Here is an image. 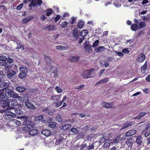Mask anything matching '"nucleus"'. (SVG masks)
Returning <instances> with one entry per match:
<instances>
[{
  "mask_svg": "<svg viewBox=\"0 0 150 150\" xmlns=\"http://www.w3.org/2000/svg\"><path fill=\"white\" fill-rule=\"evenodd\" d=\"M99 41L98 40H96L95 42L93 43V45H92V47H97L99 43Z\"/></svg>",
  "mask_w": 150,
  "mask_h": 150,
  "instance_id": "obj_49",
  "label": "nucleus"
},
{
  "mask_svg": "<svg viewBox=\"0 0 150 150\" xmlns=\"http://www.w3.org/2000/svg\"><path fill=\"white\" fill-rule=\"evenodd\" d=\"M62 101L59 102V101L57 102H54V103L55 104V107L57 108L58 107L61 105H62Z\"/></svg>",
  "mask_w": 150,
  "mask_h": 150,
  "instance_id": "obj_54",
  "label": "nucleus"
},
{
  "mask_svg": "<svg viewBox=\"0 0 150 150\" xmlns=\"http://www.w3.org/2000/svg\"><path fill=\"white\" fill-rule=\"evenodd\" d=\"M19 69L22 72L25 73H26L28 71V68L24 67H21L19 68Z\"/></svg>",
  "mask_w": 150,
  "mask_h": 150,
  "instance_id": "obj_36",
  "label": "nucleus"
},
{
  "mask_svg": "<svg viewBox=\"0 0 150 150\" xmlns=\"http://www.w3.org/2000/svg\"><path fill=\"white\" fill-rule=\"evenodd\" d=\"M142 138L140 136L138 137L136 139V142L139 145H141L142 144Z\"/></svg>",
  "mask_w": 150,
  "mask_h": 150,
  "instance_id": "obj_34",
  "label": "nucleus"
},
{
  "mask_svg": "<svg viewBox=\"0 0 150 150\" xmlns=\"http://www.w3.org/2000/svg\"><path fill=\"white\" fill-rule=\"evenodd\" d=\"M44 59L48 65L50 64L51 63V60L46 55H45Z\"/></svg>",
  "mask_w": 150,
  "mask_h": 150,
  "instance_id": "obj_40",
  "label": "nucleus"
},
{
  "mask_svg": "<svg viewBox=\"0 0 150 150\" xmlns=\"http://www.w3.org/2000/svg\"><path fill=\"white\" fill-rule=\"evenodd\" d=\"M10 109L11 108L8 107L6 110H5L4 114L6 115L11 116L12 117H16V115L15 114L8 110Z\"/></svg>",
  "mask_w": 150,
  "mask_h": 150,
  "instance_id": "obj_9",
  "label": "nucleus"
},
{
  "mask_svg": "<svg viewBox=\"0 0 150 150\" xmlns=\"http://www.w3.org/2000/svg\"><path fill=\"white\" fill-rule=\"evenodd\" d=\"M34 17L33 16H32L24 18L22 21V23L26 24L29 22L34 18Z\"/></svg>",
  "mask_w": 150,
  "mask_h": 150,
  "instance_id": "obj_11",
  "label": "nucleus"
},
{
  "mask_svg": "<svg viewBox=\"0 0 150 150\" xmlns=\"http://www.w3.org/2000/svg\"><path fill=\"white\" fill-rule=\"evenodd\" d=\"M131 125V122H127L124 125L122 128V129H124L126 128Z\"/></svg>",
  "mask_w": 150,
  "mask_h": 150,
  "instance_id": "obj_39",
  "label": "nucleus"
},
{
  "mask_svg": "<svg viewBox=\"0 0 150 150\" xmlns=\"http://www.w3.org/2000/svg\"><path fill=\"white\" fill-rule=\"evenodd\" d=\"M103 106L106 108H112L114 106V103L113 102L107 103L103 102L102 103Z\"/></svg>",
  "mask_w": 150,
  "mask_h": 150,
  "instance_id": "obj_10",
  "label": "nucleus"
},
{
  "mask_svg": "<svg viewBox=\"0 0 150 150\" xmlns=\"http://www.w3.org/2000/svg\"><path fill=\"white\" fill-rule=\"evenodd\" d=\"M68 23V22L66 21H64L62 23V24L61 25V26L62 28H64L67 25Z\"/></svg>",
  "mask_w": 150,
  "mask_h": 150,
  "instance_id": "obj_56",
  "label": "nucleus"
},
{
  "mask_svg": "<svg viewBox=\"0 0 150 150\" xmlns=\"http://www.w3.org/2000/svg\"><path fill=\"white\" fill-rule=\"evenodd\" d=\"M147 67V64L146 62V61L145 63L144 64L142 67L141 68V71L142 73H145V71Z\"/></svg>",
  "mask_w": 150,
  "mask_h": 150,
  "instance_id": "obj_41",
  "label": "nucleus"
},
{
  "mask_svg": "<svg viewBox=\"0 0 150 150\" xmlns=\"http://www.w3.org/2000/svg\"><path fill=\"white\" fill-rule=\"evenodd\" d=\"M42 111L49 115H52V112L47 107L43 108Z\"/></svg>",
  "mask_w": 150,
  "mask_h": 150,
  "instance_id": "obj_19",
  "label": "nucleus"
},
{
  "mask_svg": "<svg viewBox=\"0 0 150 150\" xmlns=\"http://www.w3.org/2000/svg\"><path fill=\"white\" fill-rule=\"evenodd\" d=\"M79 31H78V29L77 28H75L74 30L73 33V36L76 38H77L79 36Z\"/></svg>",
  "mask_w": 150,
  "mask_h": 150,
  "instance_id": "obj_24",
  "label": "nucleus"
},
{
  "mask_svg": "<svg viewBox=\"0 0 150 150\" xmlns=\"http://www.w3.org/2000/svg\"><path fill=\"white\" fill-rule=\"evenodd\" d=\"M60 96L59 97L58 96H51V99L53 100H56L57 101H59V98Z\"/></svg>",
  "mask_w": 150,
  "mask_h": 150,
  "instance_id": "obj_47",
  "label": "nucleus"
},
{
  "mask_svg": "<svg viewBox=\"0 0 150 150\" xmlns=\"http://www.w3.org/2000/svg\"><path fill=\"white\" fill-rule=\"evenodd\" d=\"M16 49H21L22 50H23L24 49V46L21 44L18 43L17 44V47L16 48Z\"/></svg>",
  "mask_w": 150,
  "mask_h": 150,
  "instance_id": "obj_42",
  "label": "nucleus"
},
{
  "mask_svg": "<svg viewBox=\"0 0 150 150\" xmlns=\"http://www.w3.org/2000/svg\"><path fill=\"white\" fill-rule=\"evenodd\" d=\"M80 57L79 56H73L70 57L69 60L71 62H75L78 61Z\"/></svg>",
  "mask_w": 150,
  "mask_h": 150,
  "instance_id": "obj_15",
  "label": "nucleus"
},
{
  "mask_svg": "<svg viewBox=\"0 0 150 150\" xmlns=\"http://www.w3.org/2000/svg\"><path fill=\"white\" fill-rule=\"evenodd\" d=\"M107 139L106 138V137H104L103 138H101L99 140V142L100 144L103 143H104L105 142V140Z\"/></svg>",
  "mask_w": 150,
  "mask_h": 150,
  "instance_id": "obj_55",
  "label": "nucleus"
},
{
  "mask_svg": "<svg viewBox=\"0 0 150 150\" xmlns=\"http://www.w3.org/2000/svg\"><path fill=\"white\" fill-rule=\"evenodd\" d=\"M145 55L143 53H142L138 56V59L139 62H142L145 60Z\"/></svg>",
  "mask_w": 150,
  "mask_h": 150,
  "instance_id": "obj_18",
  "label": "nucleus"
},
{
  "mask_svg": "<svg viewBox=\"0 0 150 150\" xmlns=\"http://www.w3.org/2000/svg\"><path fill=\"white\" fill-rule=\"evenodd\" d=\"M5 95L8 98H10L11 97L17 99H20L21 98V96H19L17 93L15 92L13 90L9 88L5 89Z\"/></svg>",
  "mask_w": 150,
  "mask_h": 150,
  "instance_id": "obj_1",
  "label": "nucleus"
},
{
  "mask_svg": "<svg viewBox=\"0 0 150 150\" xmlns=\"http://www.w3.org/2000/svg\"><path fill=\"white\" fill-rule=\"evenodd\" d=\"M84 86L82 84L79 86H77L76 87L75 89H79V90H81L82 88H83L84 87Z\"/></svg>",
  "mask_w": 150,
  "mask_h": 150,
  "instance_id": "obj_59",
  "label": "nucleus"
},
{
  "mask_svg": "<svg viewBox=\"0 0 150 150\" xmlns=\"http://www.w3.org/2000/svg\"><path fill=\"white\" fill-rule=\"evenodd\" d=\"M55 90H56L58 93H61L62 90V89L59 86H57L55 88Z\"/></svg>",
  "mask_w": 150,
  "mask_h": 150,
  "instance_id": "obj_58",
  "label": "nucleus"
},
{
  "mask_svg": "<svg viewBox=\"0 0 150 150\" xmlns=\"http://www.w3.org/2000/svg\"><path fill=\"white\" fill-rule=\"evenodd\" d=\"M112 140L110 139H107L104 143L103 147L104 148H107L109 147L111 144H112Z\"/></svg>",
  "mask_w": 150,
  "mask_h": 150,
  "instance_id": "obj_13",
  "label": "nucleus"
},
{
  "mask_svg": "<svg viewBox=\"0 0 150 150\" xmlns=\"http://www.w3.org/2000/svg\"><path fill=\"white\" fill-rule=\"evenodd\" d=\"M0 105L3 108H5L9 105V100H8L4 95H0Z\"/></svg>",
  "mask_w": 150,
  "mask_h": 150,
  "instance_id": "obj_2",
  "label": "nucleus"
},
{
  "mask_svg": "<svg viewBox=\"0 0 150 150\" xmlns=\"http://www.w3.org/2000/svg\"><path fill=\"white\" fill-rule=\"evenodd\" d=\"M109 81V78H105L100 80L97 84H101L102 83H106L108 81Z\"/></svg>",
  "mask_w": 150,
  "mask_h": 150,
  "instance_id": "obj_32",
  "label": "nucleus"
},
{
  "mask_svg": "<svg viewBox=\"0 0 150 150\" xmlns=\"http://www.w3.org/2000/svg\"><path fill=\"white\" fill-rule=\"evenodd\" d=\"M146 113L144 112H141L140 113L139 116L137 117L138 119H140L146 114Z\"/></svg>",
  "mask_w": 150,
  "mask_h": 150,
  "instance_id": "obj_50",
  "label": "nucleus"
},
{
  "mask_svg": "<svg viewBox=\"0 0 150 150\" xmlns=\"http://www.w3.org/2000/svg\"><path fill=\"white\" fill-rule=\"evenodd\" d=\"M88 33V30H83L81 33V36L82 37H84Z\"/></svg>",
  "mask_w": 150,
  "mask_h": 150,
  "instance_id": "obj_35",
  "label": "nucleus"
},
{
  "mask_svg": "<svg viewBox=\"0 0 150 150\" xmlns=\"http://www.w3.org/2000/svg\"><path fill=\"white\" fill-rule=\"evenodd\" d=\"M138 25L139 29H140L142 28H144V27H145L146 25V24L145 22L144 21H142L140 22L138 24Z\"/></svg>",
  "mask_w": 150,
  "mask_h": 150,
  "instance_id": "obj_33",
  "label": "nucleus"
},
{
  "mask_svg": "<svg viewBox=\"0 0 150 150\" xmlns=\"http://www.w3.org/2000/svg\"><path fill=\"white\" fill-rule=\"evenodd\" d=\"M26 74V73L22 72L19 74L18 76L20 78L23 79L25 77Z\"/></svg>",
  "mask_w": 150,
  "mask_h": 150,
  "instance_id": "obj_46",
  "label": "nucleus"
},
{
  "mask_svg": "<svg viewBox=\"0 0 150 150\" xmlns=\"http://www.w3.org/2000/svg\"><path fill=\"white\" fill-rule=\"evenodd\" d=\"M84 25V23L83 21H80L78 24V27L79 28H82Z\"/></svg>",
  "mask_w": 150,
  "mask_h": 150,
  "instance_id": "obj_51",
  "label": "nucleus"
},
{
  "mask_svg": "<svg viewBox=\"0 0 150 150\" xmlns=\"http://www.w3.org/2000/svg\"><path fill=\"white\" fill-rule=\"evenodd\" d=\"M137 132V131L135 129H133L127 132L125 134L126 137H129L134 134Z\"/></svg>",
  "mask_w": 150,
  "mask_h": 150,
  "instance_id": "obj_16",
  "label": "nucleus"
},
{
  "mask_svg": "<svg viewBox=\"0 0 150 150\" xmlns=\"http://www.w3.org/2000/svg\"><path fill=\"white\" fill-rule=\"evenodd\" d=\"M41 134L46 137H48L50 135L51 132V131L47 129H46L42 130L41 131Z\"/></svg>",
  "mask_w": 150,
  "mask_h": 150,
  "instance_id": "obj_14",
  "label": "nucleus"
},
{
  "mask_svg": "<svg viewBox=\"0 0 150 150\" xmlns=\"http://www.w3.org/2000/svg\"><path fill=\"white\" fill-rule=\"evenodd\" d=\"M7 62L9 64H12L14 62V60L10 57H8L7 59Z\"/></svg>",
  "mask_w": 150,
  "mask_h": 150,
  "instance_id": "obj_53",
  "label": "nucleus"
},
{
  "mask_svg": "<svg viewBox=\"0 0 150 150\" xmlns=\"http://www.w3.org/2000/svg\"><path fill=\"white\" fill-rule=\"evenodd\" d=\"M25 106L28 108L33 110L35 108V107L33 104L28 102L25 103Z\"/></svg>",
  "mask_w": 150,
  "mask_h": 150,
  "instance_id": "obj_17",
  "label": "nucleus"
},
{
  "mask_svg": "<svg viewBox=\"0 0 150 150\" xmlns=\"http://www.w3.org/2000/svg\"><path fill=\"white\" fill-rule=\"evenodd\" d=\"M14 111L15 113L14 114H15L16 115H22L23 113V111L19 109H15L14 110Z\"/></svg>",
  "mask_w": 150,
  "mask_h": 150,
  "instance_id": "obj_29",
  "label": "nucleus"
},
{
  "mask_svg": "<svg viewBox=\"0 0 150 150\" xmlns=\"http://www.w3.org/2000/svg\"><path fill=\"white\" fill-rule=\"evenodd\" d=\"M146 142L147 145H150V136L147 138Z\"/></svg>",
  "mask_w": 150,
  "mask_h": 150,
  "instance_id": "obj_64",
  "label": "nucleus"
},
{
  "mask_svg": "<svg viewBox=\"0 0 150 150\" xmlns=\"http://www.w3.org/2000/svg\"><path fill=\"white\" fill-rule=\"evenodd\" d=\"M131 28L133 31H135L139 28L137 24H134L131 25Z\"/></svg>",
  "mask_w": 150,
  "mask_h": 150,
  "instance_id": "obj_31",
  "label": "nucleus"
},
{
  "mask_svg": "<svg viewBox=\"0 0 150 150\" xmlns=\"http://www.w3.org/2000/svg\"><path fill=\"white\" fill-rule=\"evenodd\" d=\"M42 3V0H35L34 1H32L29 5V7H34L38 5H40Z\"/></svg>",
  "mask_w": 150,
  "mask_h": 150,
  "instance_id": "obj_8",
  "label": "nucleus"
},
{
  "mask_svg": "<svg viewBox=\"0 0 150 150\" xmlns=\"http://www.w3.org/2000/svg\"><path fill=\"white\" fill-rule=\"evenodd\" d=\"M23 118V124L26 126H29V127H31L32 126L33 123L32 122L30 121L28 119V116H22Z\"/></svg>",
  "mask_w": 150,
  "mask_h": 150,
  "instance_id": "obj_6",
  "label": "nucleus"
},
{
  "mask_svg": "<svg viewBox=\"0 0 150 150\" xmlns=\"http://www.w3.org/2000/svg\"><path fill=\"white\" fill-rule=\"evenodd\" d=\"M87 146L85 142H84L82 145L81 146V149H84Z\"/></svg>",
  "mask_w": 150,
  "mask_h": 150,
  "instance_id": "obj_63",
  "label": "nucleus"
},
{
  "mask_svg": "<svg viewBox=\"0 0 150 150\" xmlns=\"http://www.w3.org/2000/svg\"><path fill=\"white\" fill-rule=\"evenodd\" d=\"M56 120L59 122H61L62 121V119L61 116L59 115H58L56 117Z\"/></svg>",
  "mask_w": 150,
  "mask_h": 150,
  "instance_id": "obj_43",
  "label": "nucleus"
},
{
  "mask_svg": "<svg viewBox=\"0 0 150 150\" xmlns=\"http://www.w3.org/2000/svg\"><path fill=\"white\" fill-rule=\"evenodd\" d=\"M1 84H2V88H3V87H5L7 88L10 85L9 81L8 80L4 81L3 82V81L2 82H1Z\"/></svg>",
  "mask_w": 150,
  "mask_h": 150,
  "instance_id": "obj_27",
  "label": "nucleus"
},
{
  "mask_svg": "<svg viewBox=\"0 0 150 150\" xmlns=\"http://www.w3.org/2000/svg\"><path fill=\"white\" fill-rule=\"evenodd\" d=\"M46 15L49 16H50L52 13V10L51 8H48L46 10Z\"/></svg>",
  "mask_w": 150,
  "mask_h": 150,
  "instance_id": "obj_37",
  "label": "nucleus"
},
{
  "mask_svg": "<svg viewBox=\"0 0 150 150\" xmlns=\"http://www.w3.org/2000/svg\"><path fill=\"white\" fill-rule=\"evenodd\" d=\"M56 48L57 50H67L69 48V47L67 46H64L62 45H57L56 46Z\"/></svg>",
  "mask_w": 150,
  "mask_h": 150,
  "instance_id": "obj_21",
  "label": "nucleus"
},
{
  "mask_svg": "<svg viewBox=\"0 0 150 150\" xmlns=\"http://www.w3.org/2000/svg\"><path fill=\"white\" fill-rule=\"evenodd\" d=\"M71 125L69 124H66L65 125H64L63 126H61L60 128V129L63 130H66L68 129L71 128Z\"/></svg>",
  "mask_w": 150,
  "mask_h": 150,
  "instance_id": "obj_23",
  "label": "nucleus"
},
{
  "mask_svg": "<svg viewBox=\"0 0 150 150\" xmlns=\"http://www.w3.org/2000/svg\"><path fill=\"white\" fill-rule=\"evenodd\" d=\"M56 123L54 122H51L49 123V126L51 128H54L56 127Z\"/></svg>",
  "mask_w": 150,
  "mask_h": 150,
  "instance_id": "obj_44",
  "label": "nucleus"
},
{
  "mask_svg": "<svg viewBox=\"0 0 150 150\" xmlns=\"http://www.w3.org/2000/svg\"><path fill=\"white\" fill-rule=\"evenodd\" d=\"M115 52L117 54V55L119 56L122 57L123 55V53L121 52H118L117 51H115Z\"/></svg>",
  "mask_w": 150,
  "mask_h": 150,
  "instance_id": "obj_61",
  "label": "nucleus"
},
{
  "mask_svg": "<svg viewBox=\"0 0 150 150\" xmlns=\"http://www.w3.org/2000/svg\"><path fill=\"white\" fill-rule=\"evenodd\" d=\"M7 58L6 56L4 55L0 56V61L4 62L7 60Z\"/></svg>",
  "mask_w": 150,
  "mask_h": 150,
  "instance_id": "obj_45",
  "label": "nucleus"
},
{
  "mask_svg": "<svg viewBox=\"0 0 150 150\" xmlns=\"http://www.w3.org/2000/svg\"><path fill=\"white\" fill-rule=\"evenodd\" d=\"M16 74V72L14 70L10 69L8 71H7L6 76L8 79H11Z\"/></svg>",
  "mask_w": 150,
  "mask_h": 150,
  "instance_id": "obj_7",
  "label": "nucleus"
},
{
  "mask_svg": "<svg viewBox=\"0 0 150 150\" xmlns=\"http://www.w3.org/2000/svg\"><path fill=\"white\" fill-rule=\"evenodd\" d=\"M18 103L16 101L13 100L11 102V105L13 107V109H15L16 108L14 107L18 106Z\"/></svg>",
  "mask_w": 150,
  "mask_h": 150,
  "instance_id": "obj_38",
  "label": "nucleus"
},
{
  "mask_svg": "<svg viewBox=\"0 0 150 150\" xmlns=\"http://www.w3.org/2000/svg\"><path fill=\"white\" fill-rule=\"evenodd\" d=\"M19 100H22L23 102L27 103L29 101V99L28 97L27 96H23V97H21L20 99H18Z\"/></svg>",
  "mask_w": 150,
  "mask_h": 150,
  "instance_id": "obj_28",
  "label": "nucleus"
},
{
  "mask_svg": "<svg viewBox=\"0 0 150 150\" xmlns=\"http://www.w3.org/2000/svg\"><path fill=\"white\" fill-rule=\"evenodd\" d=\"M57 27L54 25H50L47 26L45 28V29H47L48 30L53 31L57 29Z\"/></svg>",
  "mask_w": 150,
  "mask_h": 150,
  "instance_id": "obj_12",
  "label": "nucleus"
},
{
  "mask_svg": "<svg viewBox=\"0 0 150 150\" xmlns=\"http://www.w3.org/2000/svg\"><path fill=\"white\" fill-rule=\"evenodd\" d=\"M71 131L75 134H77L78 132V130L76 128H73L71 129Z\"/></svg>",
  "mask_w": 150,
  "mask_h": 150,
  "instance_id": "obj_57",
  "label": "nucleus"
},
{
  "mask_svg": "<svg viewBox=\"0 0 150 150\" xmlns=\"http://www.w3.org/2000/svg\"><path fill=\"white\" fill-rule=\"evenodd\" d=\"M105 49L104 46H99L96 47L94 50L96 52H102L104 51Z\"/></svg>",
  "mask_w": 150,
  "mask_h": 150,
  "instance_id": "obj_20",
  "label": "nucleus"
},
{
  "mask_svg": "<svg viewBox=\"0 0 150 150\" xmlns=\"http://www.w3.org/2000/svg\"><path fill=\"white\" fill-rule=\"evenodd\" d=\"M38 131L36 129H32L29 131V134L31 136H33L36 135L38 133Z\"/></svg>",
  "mask_w": 150,
  "mask_h": 150,
  "instance_id": "obj_25",
  "label": "nucleus"
},
{
  "mask_svg": "<svg viewBox=\"0 0 150 150\" xmlns=\"http://www.w3.org/2000/svg\"><path fill=\"white\" fill-rule=\"evenodd\" d=\"M0 77L1 79H4L5 77V76L3 74V72L2 71H0Z\"/></svg>",
  "mask_w": 150,
  "mask_h": 150,
  "instance_id": "obj_62",
  "label": "nucleus"
},
{
  "mask_svg": "<svg viewBox=\"0 0 150 150\" xmlns=\"http://www.w3.org/2000/svg\"><path fill=\"white\" fill-rule=\"evenodd\" d=\"M50 71L52 73L56 74L57 72V71L56 68L54 67H52L50 69ZM57 76V74H55L54 76V77H56V76Z\"/></svg>",
  "mask_w": 150,
  "mask_h": 150,
  "instance_id": "obj_30",
  "label": "nucleus"
},
{
  "mask_svg": "<svg viewBox=\"0 0 150 150\" xmlns=\"http://www.w3.org/2000/svg\"><path fill=\"white\" fill-rule=\"evenodd\" d=\"M94 69L92 68L83 71L81 74V76L83 78L87 79L91 78L94 75L93 71Z\"/></svg>",
  "mask_w": 150,
  "mask_h": 150,
  "instance_id": "obj_3",
  "label": "nucleus"
},
{
  "mask_svg": "<svg viewBox=\"0 0 150 150\" xmlns=\"http://www.w3.org/2000/svg\"><path fill=\"white\" fill-rule=\"evenodd\" d=\"M16 89L18 91L21 92L25 91L26 88L22 86H18L16 87Z\"/></svg>",
  "mask_w": 150,
  "mask_h": 150,
  "instance_id": "obj_22",
  "label": "nucleus"
},
{
  "mask_svg": "<svg viewBox=\"0 0 150 150\" xmlns=\"http://www.w3.org/2000/svg\"><path fill=\"white\" fill-rule=\"evenodd\" d=\"M132 140L131 138H129L124 144H122V146L127 150H131L132 144Z\"/></svg>",
  "mask_w": 150,
  "mask_h": 150,
  "instance_id": "obj_4",
  "label": "nucleus"
},
{
  "mask_svg": "<svg viewBox=\"0 0 150 150\" xmlns=\"http://www.w3.org/2000/svg\"><path fill=\"white\" fill-rule=\"evenodd\" d=\"M13 122L18 126L20 125L21 124V122L17 120H13Z\"/></svg>",
  "mask_w": 150,
  "mask_h": 150,
  "instance_id": "obj_60",
  "label": "nucleus"
},
{
  "mask_svg": "<svg viewBox=\"0 0 150 150\" xmlns=\"http://www.w3.org/2000/svg\"><path fill=\"white\" fill-rule=\"evenodd\" d=\"M120 141V138L119 137H117L115 138L113 140H112V143H116L119 142Z\"/></svg>",
  "mask_w": 150,
  "mask_h": 150,
  "instance_id": "obj_52",
  "label": "nucleus"
},
{
  "mask_svg": "<svg viewBox=\"0 0 150 150\" xmlns=\"http://www.w3.org/2000/svg\"><path fill=\"white\" fill-rule=\"evenodd\" d=\"M62 139L61 138L57 139H56V142L55 143V145H58L60 144L62 142Z\"/></svg>",
  "mask_w": 150,
  "mask_h": 150,
  "instance_id": "obj_48",
  "label": "nucleus"
},
{
  "mask_svg": "<svg viewBox=\"0 0 150 150\" xmlns=\"http://www.w3.org/2000/svg\"><path fill=\"white\" fill-rule=\"evenodd\" d=\"M4 66H5L4 69L5 71H8L10 70L9 69L12 68V66H13L14 67L13 68V69H14L15 70L17 69V66L15 64H8L7 63L5 62Z\"/></svg>",
  "mask_w": 150,
  "mask_h": 150,
  "instance_id": "obj_5",
  "label": "nucleus"
},
{
  "mask_svg": "<svg viewBox=\"0 0 150 150\" xmlns=\"http://www.w3.org/2000/svg\"><path fill=\"white\" fill-rule=\"evenodd\" d=\"M84 47L86 51L88 52L91 49V45L88 44V42L87 41L84 43Z\"/></svg>",
  "mask_w": 150,
  "mask_h": 150,
  "instance_id": "obj_26",
  "label": "nucleus"
}]
</instances>
